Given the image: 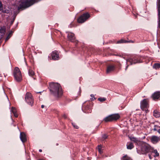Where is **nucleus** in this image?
Returning a JSON list of instances; mask_svg holds the SVG:
<instances>
[{
	"mask_svg": "<svg viewBox=\"0 0 160 160\" xmlns=\"http://www.w3.org/2000/svg\"><path fill=\"white\" fill-rule=\"evenodd\" d=\"M51 93L57 98L61 97L62 94L61 86L57 83L52 82L50 84Z\"/></svg>",
	"mask_w": 160,
	"mask_h": 160,
	"instance_id": "f257e3e1",
	"label": "nucleus"
},
{
	"mask_svg": "<svg viewBox=\"0 0 160 160\" xmlns=\"http://www.w3.org/2000/svg\"><path fill=\"white\" fill-rule=\"evenodd\" d=\"M18 10H22L29 7L30 6L29 0H20L18 5Z\"/></svg>",
	"mask_w": 160,
	"mask_h": 160,
	"instance_id": "f03ea898",
	"label": "nucleus"
},
{
	"mask_svg": "<svg viewBox=\"0 0 160 160\" xmlns=\"http://www.w3.org/2000/svg\"><path fill=\"white\" fill-rule=\"evenodd\" d=\"M120 118V116L118 114H112L109 115L105 118L103 121L105 122H112L113 121H116Z\"/></svg>",
	"mask_w": 160,
	"mask_h": 160,
	"instance_id": "7ed1b4c3",
	"label": "nucleus"
},
{
	"mask_svg": "<svg viewBox=\"0 0 160 160\" xmlns=\"http://www.w3.org/2000/svg\"><path fill=\"white\" fill-rule=\"evenodd\" d=\"M14 75L16 80L17 81H20L22 78L21 72L18 67H16L14 71Z\"/></svg>",
	"mask_w": 160,
	"mask_h": 160,
	"instance_id": "20e7f679",
	"label": "nucleus"
},
{
	"mask_svg": "<svg viewBox=\"0 0 160 160\" xmlns=\"http://www.w3.org/2000/svg\"><path fill=\"white\" fill-rule=\"evenodd\" d=\"M150 146L147 143L142 144L141 148V154H146L150 151Z\"/></svg>",
	"mask_w": 160,
	"mask_h": 160,
	"instance_id": "39448f33",
	"label": "nucleus"
},
{
	"mask_svg": "<svg viewBox=\"0 0 160 160\" xmlns=\"http://www.w3.org/2000/svg\"><path fill=\"white\" fill-rule=\"evenodd\" d=\"M90 17V15L88 13H84L78 18V21L79 23H83L85 21Z\"/></svg>",
	"mask_w": 160,
	"mask_h": 160,
	"instance_id": "423d86ee",
	"label": "nucleus"
},
{
	"mask_svg": "<svg viewBox=\"0 0 160 160\" xmlns=\"http://www.w3.org/2000/svg\"><path fill=\"white\" fill-rule=\"evenodd\" d=\"M158 28H160V0H159L158 4Z\"/></svg>",
	"mask_w": 160,
	"mask_h": 160,
	"instance_id": "0eeeda50",
	"label": "nucleus"
},
{
	"mask_svg": "<svg viewBox=\"0 0 160 160\" xmlns=\"http://www.w3.org/2000/svg\"><path fill=\"white\" fill-rule=\"evenodd\" d=\"M141 108L143 110L144 109L147 108L148 106V100L147 99H144L141 102Z\"/></svg>",
	"mask_w": 160,
	"mask_h": 160,
	"instance_id": "6e6552de",
	"label": "nucleus"
},
{
	"mask_svg": "<svg viewBox=\"0 0 160 160\" xmlns=\"http://www.w3.org/2000/svg\"><path fill=\"white\" fill-rule=\"evenodd\" d=\"M151 141L152 143H156L160 141V137L156 136H152L151 137Z\"/></svg>",
	"mask_w": 160,
	"mask_h": 160,
	"instance_id": "1a4fd4ad",
	"label": "nucleus"
},
{
	"mask_svg": "<svg viewBox=\"0 0 160 160\" xmlns=\"http://www.w3.org/2000/svg\"><path fill=\"white\" fill-rule=\"evenodd\" d=\"M68 38L69 40L71 41L72 42H76L75 40V37H74V35L73 33H69L68 35Z\"/></svg>",
	"mask_w": 160,
	"mask_h": 160,
	"instance_id": "9d476101",
	"label": "nucleus"
},
{
	"mask_svg": "<svg viewBox=\"0 0 160 160\" xmlns=\"http://www.w3.org/2000/svg\"><path fill=\"white\" fill-rule=\"evenodd\" d=\"M52 59L53 60H58L59 58L58 54L57 52L55 51L53 52L52 54Z\"/></svg>",
	"mask_w": 160,
	"mask_h": 160,
	"instance_id": "9b49d317",
	"label": "nucleus"
},
{
	"mask_svg": "<svg viewBox=\"0 0 160 160\" xmlns=\"http://www.w3.org/2000/svg\"><path fill=\"white\" fill-rule=\"evenodd\" d=\"M20 138L21 140L23 142H25L27 138L24 132H21L20 134Z\"/></svg>",
	"mask_w": 160,
	"mask_h": 160,
	"instance_id": "f8f14e48",
	"label": "nucleus"
},
{
	"mask_svg": "<svg viewBox=\"0 0 160 160\" xmlns=\"http://www.w3.org/2000/svg\"><path fill=\"white\" fill-rule=\"evenodd\" d=\"M114 66L112 65H110L108 66L106 71L107 73H109L113 71L114 70Z\"/></svg>",
	"mask_w": 160,
	"mask_h": 160,
	"instance_id": "ddd939ff",
	"label": "nucleus"
},
{
	"mask_svg": "<svg viewBox=\"0 0 160 160\" xmlns=\"http://www.w3.org/2000/svg\"><path fill=\"white\" fill-rule=\"evenodd\" d=\"M153 99H158L160 97V92H155L152 96Z\"/></svg>",
	"mask_w": 160,
	"mask_h": 160,
	"instance_id": "4468645a",
	"label": "nucleus"
},
{
	"mask_svg": "<svg viewBox=\"0 0 160 160\" xmlns=\"http://www.w3.org/2000/svg\"><path fill=\"white\" fill-rule=\"evenodd\" d=\"M25 99L26 101L29 103L30 100V93L29 92H27L25 97Z\"/></svg>",
	"mask_w": 160,
	"mask_h": 160,
	"instance_id": "2eb2a0df",
	"label": "nucleus"
},
{
	"mask_svg": "<svg viewBox=\"0 0 160 160\" xmlns=\"http://www.w3.org/2000/svg\"><path fill=\"white\" fill-rule=\"evenodd\" d=\"M126 61L127 62H129L130 63V64L131 65L133 64H135L138 62H135L134 61L132 58H129L128 59H127Z\"/></svg>",
	"mask_w": 160,
	"mask_h": 160,
	"instance_id": "dca6fc26",
	"label": "nucleus"
},
{
	"mask_svg": "<svg viewBox=\"0 0 160 160\" xmlns=\"http://www.w3.org/2000/svg\"><path fill=\"white\" fill-rule=\"evenodd\" d=\"M153 115L156 118H159L160 116V113L157 110H155L153 112Z\"/></svg>",
	"mask_w": 160,
	"mask_h": 160,
	"instance_id": "f3484780",
	"label": "nucleus"
},
{
	"mask_svg": "<svg viewBox=\"0 0 160 160\" xmlns=\"http://www.w3.org/2000/svg\"><path fill=\"white\" fill-rule=\"evenodd\" d=\"M153 130L158 132L159 134H160V127L157 125L154 126Z\"/></svg>",
	"mask_w": 160,
	"mask_h": 160,
	"instance_id": "a211bd4d",
	"label": "nucleus"
},
{
	"mask_svg": "<svg viewBox=\"0 0 160 160\" xmlns=\"http://www.w3.org/2000/svg\"><path fill=\"white\" fill-rule=\"evenodd\" d=\"M134 147V146L132 143H130L128 144H127V148L128 149H131Z\"/></svg>",
	"mask_w": 160,
	"mask_h": 160,
	"instance_id": "6ab92c4d",
	"label": "nucleus"
},
{
	"mask_svg": "<svg viewBox=\"0 0 160 160\" xmlns=\"http://www.w3.org/2000/svg\"><path fill=\"white\" fill-rule=\"evenodd\" d=\"M121 160H132V159L130 157H128L127 155H126L122 157V158Z\"/></svg>",
	"mask_w": 160,
	"mask_h": 160,
	"instance_id": "aec40b11",
	"label": "nucleus"
},
{
	"mask_svg": "<svg viewBox=\"0 0 160 160\" xmlns=\"http://www.w3.org/2000/svg\"><path fill=\"white\" fill-rule=\"evenodd\" d=\"M153 67L156 69H158L160 68V64L155 63L153 65Z\"/></svg>",
	"mask_w": 160,
	"mask_h": 160,
	"instance_id": "412c9836",
	"label": "nucleus"
},
{
	"mask_svg": "<svg viewBox=\"0 0 160 160\" xmlns=\"http://www.w3.org/2000/svg\"><path fill=\"white\" fill-rule=\"evenodd\" d=\"M5 27L1 28L0 29V34L1 35H3L5 32Z\"/></svg>",
	"mask_w": 160,
	"mask_h": 160,
	"instance_id": "4be33fe9",
	"label": "nucleus"
},
{
	"mask_svg": "<svg viewBox=\"0 0 160 160\" xmlns=\"http://www.w3.org/2000/svg\"><path fill=\"white\" fill-rule=\"evenodd\" d=\"M152 153H154L155 154V155L154 156V157H156L158 156L159 155V153L158 152V151L157 150H154L152 152Z\"/></svg>",
	"mask_w": 160,
	"mask_h": 160,
	"instance_id": "5701e85b",
	"label": "nucleus"
},
{
	"mask_svg": "<svg viewBox=\"0 0 160 160\" xmlns=\"http://www.w3.org/2000/svg\"><path fill=\"white\" fill-rule=\"evenodd\" d=\"M98 100L101 102H103L106 100V98H98Z\"/></svg>",
	"mask_w": 160,
	"mask_h": 160,
	"instance_id": "b1692460",
	"label": "nucleus"
},
{
	"mask_svg": "<svg viewBox=\"0 0 160 160\" xmlns=\"http://www.w3.org/2000/svg\"><path fill=\"white\" fill-rule=\"evenodd\" d=\"M101 148H102V147H101V146H98V151L99 152L100 154H101L102 153V150L101 149Z\"/></svg>",
	"mask_w": 160,
	"mask_h": 160,
	"instance_id": "393cba45",
	"label": "nucleus"
},
{
	"mask_svg": "<svg viewBox=\"0 0 160 160\" xmlns=\"http://www.w3.org/2000/svg\"><path fill=\"white\" fill-rule=\"evenodd\" d=\"M38 0H31V6L33 5L34 3L37 2Z\"/></svg>",
	"mask_w": 160,
	"mask_h": 160,
	"instance_id": "a878e982",
	"label": "nucleus"
},
{
	"mask_svg": "<svg viewBox=\"0 0 160 160\" xmlns=\"http://www.w3.org/2000/svg\"><path fill=\"white\" fill-rule=\"evenodd\" d=\"M72 124L73 127L76 129H78L79 128L78 126L74 123H72Z\"/></svg>",
	"mask_w": 160,
	"mask_h": 160,
	"instance_id": "bb28decb",
	"label": "nucleus"
},
{
	"mask_svg": "<svg viewBox=\"0 0 160 160\" xmlns=\"http://www.w3.org/2000/svg\"><path fill=\"white\" fill-rule=\"evenodd\" d=\"M131 139L132 141L135 142H138V140L135 138H132Z\"/></svg>",
	"mask_w": 160,
	"mask_h": 160,
	"instance_id": "cd10ccee",
	"label": "nucleus"
},
{
	"mask_svg": "<svg viewBox=\"0 0 160 160\" xmlns=\"http://www.w3.org/2000/svg\"><path fill=\"white\" fill-rule=\"evenodd\" d=\"M12 112L13 113H14L16 112V110L15 108L14 107H12Z\"/></svg>",
	"mask_w": 160,
	"mask_h": 160,
	"instance_id": "c85d7f7f",
	"label": "nucleus"
},
{
	"mask_svg": "<svg viewBox=\"0 0 160 160\" xmlns=\"http://www.w3.org/2000/svg\"><path fill=\"white\" fill-rule=\"evenodd\" d=\"M107 137H108V136L104 134L102 136V137L103 139H105L107 138Z\"/></svg>",
	"mask_w": 160,
	"mask_h": 160,
	"instance_id": "c756f323",
	"label": "nucleus"
},
{
	"mask_svg": "<svg viewBox=\"0 0 160 160\" xmlns=\"http://www.w3.org/2000/svg\"><path fill=\"white\" fill-rule=\"evenodd\" d=\"M10 33L8 35V36L7 37L6 39V40H5V41H7L10 38Z\"/></svg>",
	"mask_w": 160,
	"mask_h": 160,
	"instance_id": "7c9ffc66",
	"label": "nucleus"
},
{
	"mask_svg": "<svg viewBox=\"0 0 160 160\" xmlns=\"http://www.w3.org/2000/svg\"><path fill=\"white\" fill-rule=\"evenodd\" d=\"M34 74V72L32 71H31V75H33Z\"/></svg>",
	"mask_w": 160,
	"mask_h": 160,
	"instance_id": "2f4dec72",
	"label": "nucleus"
},
{
	"mask_svg": "<svg viewBox=\"0 0 160 160\" xmlns=\"http://www.w3.org/2000/svg\"><path fill=\"white\" fill-rule=\"evenodd\" d=\"M13 114H14V116H15V117H18V115L16 113V112L15 113H13Z\"/></svg>",
	"mask_w": 160,
	"mask_h": 160,
	"instance_id": "473e14b6",
	"label": "nucleus"
},
{
	"mask_svg": "<svg viewBox=\"0 0 160 160\" xmlns=\"http://www.w3.org/2000/svg\"><path fill=\"white\" fill-rule=\"evenodd\" d=\"M30 99H31V103L32 102H33V98H32L31 96Z\"/></svg>",
	"mask_w": 160,
	"mask_h": 160,
	"instance_id": "72a5a7b5",
	"label": "nucleus"
},
{
	"mask_svg": "<svg viewBox=\"0 0 160 160\" xmlns=\"http://www.w3.org/2000/svg\"><path fill=\"white\" fill-rule=\"evenodd\" d=\"M148 156H149V157L150 159H152V157L151 156V155L150 154H149Z\"/></svg>",
	"mask_w": 160,
	"mask_h": 160,
	"instance_id": "f704fd0d",
	"label": "nucleus"
},
{
	"mask_svg": "<svg viewBox=\"0 0 160 160\" xmlns=\"http://www.w3.org/2000/svg\"><path fill=\"white\" fill-rule=\"evenodd\" d=\"M123 42V41L122 40H121V41H118V43H121V42Z\"/></svg>",
	"mask_w": 160,
	"mask_h": 160,
	"instance_id": "c9c22d12",
	"label": "nucleus"
},
{
	"mask_svg": "<svg viewBox=\"0 0 160 160\" xmlns=\"http://www.w3.org/2000/svg\"><path fill=\"white\" fill-rule=\"evenodd\" d=\"M2 35H1L0 34V40L2 38Z\"/></svg>",
	"mask_w": 160,
	"mask_h": 160,
	"instance_id": "e433bc0d",
	"label": "nucleus"
},
{
	"mask_svg": "<svg viewBox=\"0 0 160 160\" xmlns=\"http://www.w3.org/2000/svg\"><path fill=\"white\" fill-rule=\"evenodd\" d=\"M91 96L92 97H94V95L93 94H92L91 95Z\"/></svg>",
	"mask_w": 160,
	"mask_h": 160,
	"instance_id": "4c0bfd02",
	"label": "nucleus"
},
{
	"mask_svg": "<svg viewBox=\"0 0 160 160\" xmlns=\"http://www.w3.org/2000/svg\"><path fill=\"white\" fill-rule=\"evenodd\" d=\"M44 105H42L41 106V108H44Z\"/></svg>",
	"mask_w": 160,
	"mask_h": 160,
	"instance_id": "58836bf2",
	"label": "nucleus"
},
{
	"mask_svg": "<svg viewBox=\"0 0 160 160\" xmlns=\"http://www.w3.org/2000/svg\"><path fill=\"white\" fill-rule=\"evenodd\" d=\"M128 65H127V67H126V68H125V70H126L128 68Z\"/></svg>",
	"mask_w": 160,
	"mask_h": 160,
	"instance_id": "ea45409f",
	"label": "nucleus"
},
{
	"mask_svg": "<svg viewBox=\"0 0 160 160\" xmlns=\"http://www.w3.org/2000/svg\"><path fill=\"white\" fill-rule=\"evenodd\" d=\"M63 117H64L65 118H67L66 116L65 115H64L63 116Z\"/></svg>",
	"mask_w": 160,
	"mask_h": 160,
	"instance_id": "a19ab883",
	"label": "nucleus"
},
{
	"mask_svg": "<svg viewBox=\"0 0 160 160\" xmlns=\"http://www.w3.org/2000/svg\"><path fill=\"white\" fill-rule=\"evenodd\" d=\"M39 151L40 152H42V150L41 149H39Z\"/></svg>",
	"mask_w": 160,
	"mask_h": 160,
	"instance_id": "79ce46f5",
	"label": "nucleus"
},
{
	"mask_svg": "<svg viewBox=\"0 0 160 160\" xmlns=\"http://www.w3.org/2000/svg\"><path fill=\"white\" fill-rule=\"evenodd\" d=\"M93 100V98H91V100Z\"/></svg>",
	"mask_w": 160,
	"mask_h": 160,
	"instance_id": "37998d69",
	"label": "nucleus"
},
{
	"mask_svg": "<svg viewBox=\"0 0 160 160\" xmlns=\"http://www.w3.org/2000/svg\"><path fill=\"white\" fill-rule=\"evenodd\" d=\"M13 21L12 22H11V24H12L13 23Z\"/></svg>",
	"mask_w": 160,
	"mask_h": 160,
	"instance_id": "c03bdc74",
	"label": "nucleus"
},
{
	"mask_svg": "<svg viewBox=\"0 0 160 160\" xmlns=\"http://www.w3.org/2000/svg\"><path fill=\"white\" fill-rule=\"evenodd\" d=\"M30 73V70H29V73Z\"/></svg>",
	"mask_w": 160,
	"mask_h": 160,
	"instance_id": "a18cd8bd",
	"label": "nucleus"
},
{
	"mask_svg": "<svg viewBox=\"0 0 160 160\" xmlns=\"http://www.w3.org/2000/svg\"><path fill=\"white\" fill-rule=\"evenodd\" d=\"M25 65H26V62L25 63Z\"/></svg>",
	"mask_w": 160,
	"mask_h": 160,
	"instance_id": "49530a36",
	"label": "nucleus"
}]
</instances>
